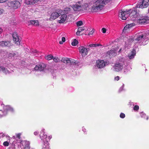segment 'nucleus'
Instances as JSON below:
<instances>
[{"mask_svg":"<svg viewBox=\"0 0 149 149\" xmlns=\"http://www.w3.org/2000/svg\"><path fill=\"white\" fill-rule=\"evenodd\" d=\"M52 59H53V61L56 63H58L59 61V59L58 58V57H53Z\"/></svg>","mask_w":149,"mask_h":149,"instance_id":"nucleus-29","label":"nucleus"},{"mask_svg":"<svg viewBox=\"0 0 149 149\" xmlns=\"http://www.w3.org/2000/svg\"><path fill=\"white\" fill-rule=\"evenodd\" d=\"M149 5V0H143L141 3L136 5L139 8H143L147 7Z\"/></svg>","mask_w":149,"mask_h":149,"instance_id":"nucleus-5","label":"nucleus"},{"mask_svg":"<svg viewBox=\"0 0 149 149\" xmlns=\"http://www.w3.org/2000/svg\"><path fill=\"white\" fill-rule=\"evenodd\" d=\"M120 118H123L125 117V115L123 113H121L120 114Z\"/></svg>","mask_w":149,"mask_h":149,"instance_id":"nucleus-34","label":"nucleus"},{"mask_svg":"<svg viewBox=\"0 0 149 149\" xmlns=\"http://www.w3.org/2000/svg\"><path fill=\"white\" fill-rule=\"evenodd\" d=\"M106 29L105 28H102V32L103 33H105L106 32Z\"/></svg>","mask_w":149,"mask_h":149,"instance_id":"nucleus-38","label":"nucleus"},{"mask_svg":"<svg viewBox=\"0 0 149 149\" xmlns=\"http://www.w3.org/2000/svg\"><path fill=\"white\" fill-rule=\"evenodd\" d=\"M60 15H61L60 17V20H58V22L59 23H63L66 20L67 16L66 14H63L62 15L60 13Z\"/></svg>","mask_w":149,"mask_h":149,"instance_id":"nucleus-16","label":"nucleus"},{"mask_svg":"<svg viewBox=\"0 0 149 149\" xmlns=\"http://www.w3.org/2000/svg\"><path fill=\"white\" fill-rule=\"evenodd\" d=\"M82 9L81 10H87V7H88V4H85L84 5L81 6Z\"/></svg>","mask_w":149,"mask_h":149,"instance_id":"nucleus-26","label":"nucleus"},{"mask_svg":"<svg viewBox=\"0 0 149 149\" xmlns=\"http://www.w3.org/2000/svg\"><path fill=\"white\" fill-rule=\"evenodd\" d=\"M21 135V134L20 133H18L16 134V136L17 138H18V139H20Z\"/></svg>","mask_w":149,"mask_h":149,"instance_id":"nucleus-36","label":"nucleus"},{"mask_svg":"<svg viewBox=\"0 0 149 149\" xmlns=\"http://www.w3.org/2000/svg\"><path fill=\"white\" fill-rule=\"evenodd\" d=\"M77 25L78 26H80L83 24V22L81 21H79L77 22Z\"/></svg>","mask_w":149,"mask_h":149,"instance_id":"nucleus-30","label":"nucleus"},{"mask_svg":"<svg viewBox=\"0 0 149 149\" xmlns=\"http://www.w3.org/2000/svg\"><path fill=\"white\" fill-rule=\"evenodd\" d=\"M6 70L5 68L3 66H1L0 67V70L3 72H4L6 73Z\"/></svg>","mask_w":149,"mask_h":149,"instance_id":"nucleus-28","label":"nucleus"},{"mask_svg":"<svg viewBox=\"0 0 149 149\" xmlns=\"http://www.w3.org/2000/svg\"><path fill=\"white\" fill-rule=\"evenodd\" d=\"M95 44H91L87 46L88 47H95Z\"/></svg>","mask_w":149,"mask_h":149,"instance_id":"nucleus-35","label":"nucleus"},{"mask_svg":"<svg viewBox=\"0 0 149 149\" xmlns=\"http://www.w3.org/2000/svg\"><path fill=\"white\" fill-rule=\"evenodd\" d=\"M116 53L115 52L114 50H111L108 51L106 53V55L109 57H112V56L115 55Z\"/></svg>","mask_w":149,"mask_h":149,"instance_id":"nucleus-18","label":"nucleus"},{"mask_svg":"<svg viewBox=\"0 0 149 149\" xmlns=\"http://www.w3.org/2000/svg\"><path fill=\"white\" fill-rule=\"evenodd\" d=\"M34 134L35 135H37L38 134V133L37 132H34Z\"/></svg>","mask_w":149,"mask_h":149,"instance_id":"nucleus-43","label":"nucleus"},{"mask_svg":"<svg viewBox=\"0 0 149 149\" xmlns=\"http://www.w3.org/2000/svg\"><path fill=\"white\" fill-rule=\"evenodd\" d=\"M4 112H6V114L10 113H13L14 112V109L10 105H6L4 107Z\"/></svg>","mask_w":149,"mask_h":149,"instance_id":"nucleus-8","label":"nucleus"},{"mask_svg":"<svg viewBox=\"0 0 149 149\" xmlns=\"http://www.w3.org/2000/svg\"><path fill=\"white\" fill-rule=\"evenodd\" d=\"M141 116L142 117H143V116H146V115L145 114H143V113H142L141 114Z\"/></svg>","mask_w":149,"mask_h":149,"instance_id":"nucleus-42","label":"nucleus"},{"mask_svg":"<svg viewBox=\"0 0 149 149\" xmlns=\"http://www.w3.org/2000/svg\"><path fill=\"white\" fill-rule=\"evenodd\" d=\"M42 132L43 133V134H42L41 133L40 134V137L41 139H42L43 138H42L43 136H44L45 139L43 140V144L42 145V149H50L49 146V144L48 142V141L47 140V136L46 135L44 134V130H42L41 133Z\"/></svg>","mask_w":149,"mask_h":149,"instance_id":"nucleus-3","label":"nucleus"},{"mask_svg":"<svg viewBox=\"0 0 149 149\" xmlns=\"http://www.w3.org/2000/svg\"><path fill=\"white\" fill-rule=\"evenodd\" d=\"M136 51L134 50L132 51L130 54H128V57L130 59L133 58L136 54Z\"/></svg>","mask_w":149,"mask_h":149,"instance_id":"nucleus-20","label":"nucleus"},{"mask_svg":"<svg viewBox=\"0 0 149 149\" xmlns=\"http://www.w3.org/2000/svg\"><path fill=\"white\" fill-rule=\"evenodd\" d=\"M146 120H148V117L147 116H146Z\"/></svg>","mask_w":149,"mask_h":149,"instance_id":"nucleus-47","label":"nucleus"},{"mask_svg":"<svg viewBox=\"0 0 149 149\" xmlns=\"http://www.w3.org/2000/svg\"><path fill=\"white\" fill-rule=\"evenodd\" d=\"M2 29L0 28V34L2 32Z\"/></svg>","mask_w":149,"mask_h":149,"instance_id":"nucleus-46","label":"nucleus"},{"mask_svg":"<svg viewBox=\"0 0 149 149\" xmlns=\"http://www.w3.org/2000/svg\"><path fill=\"white\" fill-rule=\"evenodd\" d=\"M0 45L2 47H9L11 45L10 41H1L0 42Z\"/></svg>","mask_w":149,"mask_h":149,"instance_id":"nucleus-13","label":"nucleus"},{"mask_svg":"<svg viewBox=\"0 0 149 149\" xmlns=\"http://www.w3.org/2000/svg\"><path fill=\"white\" fill-rule=\"evenodd\" d=\"M61 61L65 63L72 64L73 62V60H70L69 58H63Z\"/></svg>","mask_w":149,"mask_h":149,"instance_id":"nucleus-17","label":"nucleus"},{"mask_svg":"<svg viewBox=\"0 0 149 149\" xmlns=\"http://www.w3.org/2000/svg\"><path fill=\"white\" fill-rule=\"evenodd\" d=\"M8 0H0V3H2L5 2Z\"/></svg>","mask_w":149,"mask_h":149,"instance_id":"nucleus-40","label":"nucleus"},{"mask_svg":"<svg viewBox=\"0 0 149 149\" xmlns=\"http://www.w3.org/2000/svg\"><path fill=\"white\" fill-rule=\"evenodd\" d=\"M121 50V49H120V50H119V52H120Z\"/></svg>","mask_w":149,"mask_h":149,"instance_id":"nucleus-49","label":"nucleus"},{"mask_svg":"<svg viewBox=\"0 0 149 149\" xmlns=\"http://www.w3.org/2000/svg\"><path fill=\"white\" fill-rule=\"evenodd\" d=\"M13 40L17 45H20V43L18 36L16 32H14L13 34Z\"/></svg>","mask_w":149,"mask_h":149,"instance_id":"nucleus-12","label":"nucleus"},{"mask_svg":"<svg viewBox=\"0 0 149 149\" xmlns=\"http://www.w3.org/2000/svg\"><path fill=\"white\" fill-rule=\"evenodd\" d=\"M138 8L136 5L135 7L130 10H126V11L121 10V12L119 13V16L123 20H126L127 18L130 16L132 20H136L140 17V15L139 14V11L137 9Z\"/></svg>","mask_w":149,"mask_h":149,"instance_id":"nucleus-1","label":"nucleus"},{"mask_svg":"<svg viewBox=\"0 0 149 149\" xmlns=\"http://www.w3.org/2000/svg\"><path fill=\"white\" fill-rule=\"evenodd\" d=\"M60 13H58L57 12H54L51 14L50 18V20H52L57 18L60 15Z\"/></svg>","mask_w":149,"mask_h":149,"instance_id":"nucleus-14","label":"nucleus"},{"mask_svg":"<svg viewBox=\"0 0 149 149\" xmlns=\"http://www.w3.org/2000/svg\"><path fill=\"white\" fill-rule=\"evenodd\" d=\"M17 56V53H15L13 52H12L11 53H10L9 54V57H15Z\"/></svg>","mask_w":149,"mask_h":149,"instance_id":"nucleus-24","label":"nucleus"},{"mask_svg":"<svg viewBox=\"0 0 149 149\" xmlns=\"http://www.w3.org/2000/svg\"><path fill=\"white\" fill-rule=\"evenodd\" d=\"M95 47H97V46H98L101 45L100 44H95Z\"/></svg>","mask_w":149,"mask_h":149,"instance_id":"nucleus-45","label":"nucleus"},{"mask_svg":"<svg viewBox=\"0 0 149 149\" xmlns=\"http://www.w3.org/2000/svg\"><path fill=\"white\" fill-rule=\"evenodd\" d=\"M66 11H70V10H71V9L70 8H66Z\"/></svg>","mask_w":149,"mask_h":149,"instance_id":"nucleus-44","label":"nucleus"},{"mask_svg":"<svg viewBox=\"0 0 149 149\" xmlns=\"http://www.w3.org/2000/svg\"><path fill=\"white\" fill-rule=\"evenodd\" d=\"M45 65L43 63H41L38 65H36L34 68L35 70L38 71H42L44 70L46 67Z\"/></svg>","mask_w":149,"mask_h":149,"instance_id":"nucleus-10","label":"nucleus"},{"mask_svg":"<svg viewBox=\"0 0 149 149\" xmlns=\"http://www.w3.org/2000/svg\"><path fill=\"white\" fill-rule=\"evenodd\" d=\"M123 63H116L114 66V69L116 71H119L122 70L123 67Z\"/></svg>","mask_w":149,"mask_h":149,"instance_id":"nucleus-11","label":"nucleus"},{"mask_svg":"<svg viewBox=\"0 0 149 149\" xmlns=\"http://www.w3.org/2000/svg\"><path fill=\"white\" fill-rule=\"evenodd\" d=\"M65 40V38L64 37H63L62 38V41H60L59 43L60 44H62L63 42H64Z\"/></svg>","mask_w":149,"mask_h":149,"instance_id":"nucleus-31","label":"nucleus"},{"mask_svg":"<svg viewBox=\"0 0 149 149\" xmlns=\"http://www.w3.org/2000/svg\"><path fill=\"white\" fill-rule=\"evenodd\" d=\"M139 109V107L138 105H136L133 107V109L134 111H137Z\"/></svg>","mask_w":149,"mask_h":149,"instance_id":"nucleus-32","label":"nucleus"},{"mask_svg":"<svg viewBox=\"0 0 149 149\" xmlns=\"http://www.w3.org/2000/svg\"><path fill=\"white\" fill-rule=\"evenodd\" d=\"M3 9H0V15L2 14L3 13Z\"/></svg>","mask_w":149,"mask_h":149,"instance_id":"nucleus-41","label":"nucleus"},{"mask_svg":"<svg viewBox=\"0 0 149 149\" xmlns=\"http://www.w3.org/2000/svg\"><path fill=\"white\" fill-rule=\"evenodd\" d=\"M30 24L36 26H38L39 25L38 21L37 20H30Z\"/></svg>","mask_w":149,"mask_h":149,"instance_id":"nucleus-21","label":"nucleus"},{"mask_svg":"<svg viewBox=\"0 0 149 149\" xmlns=\"http://www.w3.org/2000/svg\"><path fill=\"white\" fill-rule=\"evenodd\" d=\"M73 10L75 11H79L82 9L81 5L80 2L77 3L75 4L72 5V7Z\"/></svg>","mask_w":149,"mask_h":149,"instance_id":"nucleus-9","label":"nucleus"},{"mask_svg":"<svg viewBox=\"0 0 149 149\" xmlns=\"http://www.w3.org/2000/svg\"><path fill=\"white\" fill-rule=\"evenodd\" d=\"M78 43V41L76 39H74L73 42H72L71 44L73 46H75Z\"/></svg>","mask_w":149,"mask_h":149,"instance_id":"nucleus-27","label":"nucleus"},{"mask_svg":"<svg viewBox=\"0 0 149 149\" xmlns=\"http://www.w3.org/2000/svg\"><path fill=\"white\" fill-rule=\"evenodd\" d=\"M144 36L143 34L139 35L137 38L135 39V40L137 41H141L143 38Z\"/></svg>","mask_w":149,"mask_h":149,"instance_id":"nucleus-23","label":"nucleus"},{"mask_svg":"<svg viewBox=\"0 0 149 149\" xmlns=\"http://www.w3.org/2000/svg\"><path fill=\"white\" fill-rule=\"evenodd\" d=\"M79 49L80 53L82 56H85L88 53V51L89 50V48H86L83 46H80L79 47Z\"/></svg>","mask_w":149,"mask_h":149,"instance_id":"nucleus-6","label":"nucleus"},{"mask_svg":"<svg viewBox=\"0 0 149 149\" xmlns=\"http://www.w3.org/2000/svg\"><path fill=\"white\" fill-rule=\"evenodd\" d=\"M48 138L49 139H50V136H49V137H48Z\"/></svg>","mask_w":149,"mask_h":149,"instance_id":"nucleus-48","label":"nucleus"},{"mask_svg":"<svg viewBox=\"0 0 149 149\" xmlns=\"http://www.w3.org/2000/svg\"><path fill=\"white\" fill-rule=\"evenodd\" d=\"M97 67L102 68L105 66V64L103 60H99L97 62Z\"/></svg>","mask_w":149,"mask_h":149,"instance_id":"nucleus-15","label":"nucleus"},{"mask_svg":"<svg viewBox=\"0 0 149 149\" xmlns=\"http://www.w3.org/2000/svg\"><path fill=\"white\" fill-rule=\"evenodd\" d=\"M137 22L138 23L142 24H144V23H147L148 21V17H142L140 15V17L137 19Z\"/></svg>","mask_w":149,"mask_h":149,"instance_id":"nucleus-7","label":"nucleus"},{"mask_svg":"<svg viewBox=\"0 0 149 149\" xmlns=\"http://www.w3.org/2000/svg\"><path fill=\"white\" fill-rule=\"evenodd\" d=\"M109 2L108 0H96L92 6L91 11L95 13L97 12L99 10H102Z\"/></svg>","mask_w":149,"mask_h":149,"instance_id":"nucleus-2","label":"nucleus"},{"mask_svg":"<svg viewBox=\"0 0 149 149\" xmlns=\"http://www.w3.org/2000/svg\"><path fill=\"white\" fill-rule=\"evenodd\" d=\"M87 28L86 27H79L78 29V31L76 33L77 36H80V33L84 30H86Z\"/></svg>","mask_w":149,"mask_h":149,"instance_id":"nucleus-19","label":"nucleus"},{"mask_svg":"<svg viewBox=\"0 0 149 149\" xmlns=\"http://www.w3.org/2000/svg\"><path fill=\"white\" fill-rule=\"evenodd\" d=\"M8 6L10 8L16 9L20 6V2L17 1H14L8 2L7 3Z\"/></svg>","mask_w":149,"mask_h":149,"instance_id":"nucleus-4","label":"nucleus"},{"mask_svg":"<svg viewBox=\"0 0 149 149\" xmlns=\"http://www.w3.org/2000/svg\"><path fill=\"white\" fill-rule=\"evenodd\" d=\"M53 56L52 55L49 54L45 56V58L48 60H50L53 58Z\"/></svg>","mask_w":149,"mask_h":149,"instance_id":"nucleus-25","label":"nucleus"},{"mask_svg":"<svg viewBox=\"0 0 149 149\" xmlns=\"http://www.w3.org/2000/svg\"><path fill=\"white\" fill-rule=\"evenodd\" d=\"M94 30L93 29L91 31H90L89 32V33H88V35H92L94 33Z\"/></svg>","mask_w":149,"mask_h":149,"instance_id":"nucleus-37","label":"nucleus"},{"mask_svg":"<svg viewBox=\"0 0 149 149\" xmlns=\"http://www.w3.org/2000/svg\"><path fill=\"white\" fill-rule=\"evenodd\" d=\"M3 145L4 146H8L9 145V143L7 141H6L3 142Z\"/></svg>","mask_w":149,"mask_h":149,"instance_id":"nucleus-33","label":"nucleus"},{"mask_svg":"<svg viewBox=\"0 0 149 149\" xmlns=\"http://www.w3.org/2000/svg\"><path fill=\"white\" fill-rule=\"evenodd\" d=\"M114 79L115 80L118 81L119 79V77L117 76L114 78Z\"/></svg>","mask_w":149,"mask_h":149,"instance_id":"nucleus-39","label":"nucleus"},{"mask_svg":"<svg viewBox=\"0 0 149 149\" xmlns=\"http://www.w3.org/2000/svg\"><path fill=\"white\" fill-rule=\"evenodd\" d=\"M135 25V24L134 23H133L132 24H128V25L126 26L124 28V29H123V31L125 32L126 31V30L127 28H129L130 27H132V26H134Z\"/></svg>","mask_w":149,"mask_h":149,"instance_id":"nucleus-22","label":"nucleus"},{"mask_svg":"<svg viewBox=\"0 0 149 149\" xmlns=\"http://www.w3.org/2000/svg\"><path fill=\"white\" fill-rule=\"evenodd\" d=\"M36 52H35V53H37V51H36Z\"/></svg>","mask_w":149,"mask_h":149,"instance_id":"nucleus-50","label":"nucleus"}]
</instances>
